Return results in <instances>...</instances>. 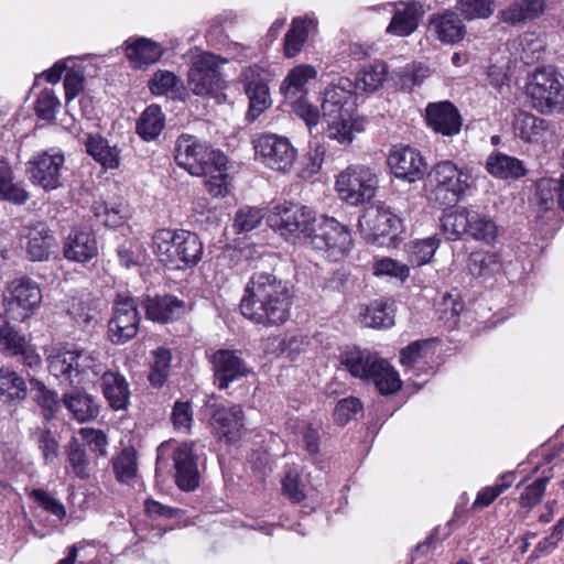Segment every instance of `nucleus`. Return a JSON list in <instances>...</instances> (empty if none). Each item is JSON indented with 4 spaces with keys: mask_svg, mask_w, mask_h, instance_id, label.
Segmentation results:
<instances>
[{
    "mask_svg": "<svg viewBox=\"0 0 564 564\" xmlns=\"http://www.w3.org/2000/svg\"><path fill=\"white\" fill-rule=\"evenodd\" d=\"M325 119L327 120V137L339 143H350L354 139V133L360 131L358 123L352 121V113L338 118L325 117Z\"/></svg>",
    "mask_w": 564,
    "mask_h": 564,
    "instance_id": "43",
    "label": "nucleus"
},
{
    "mask_svg": "<svg viewBox=\"0 0 564 564\" xmlns=\"http://www.w3.org/2000/svg\"><path fill=\"white\" fill-rule=\"evenodd\" d=\"M263 217L261 208L245 206L236 213L234 227L237 232L251 231L261 224Z\"/></svg>",
    "mask_w": 564,
    "mask_h": 564,
    "instance_id": "58",
    "label": "nucleus"
},
{
    "mask_svg": "<svg viewBox=\"0 0 564 564\" xmlns=\"http://www.w3.org/2000/svg\"><path fill=\"white\" fill-rule=\"evenodd\" d=\"M457 7L467 20L486 19L494 12V0H458Z\"/></svg>",
    "mask_w": 564,
    "mask_h": 564,
    "instance_id": "59",
    "label": "nucleus"
},
{
    "mask_svg": "<svg viewBox=\"0 0 564 564\" xmlns=\"http://www.w3.org/2000/svg\"><path fill=\"white\" fill-rule=\"evenodd\" d=\"M464 310V303L457 292L447 293L443 296L440 307V318L449 326L456 325L460 313Z\"/></svg>",
    "mask_w": 564,
    "mask_h": 564,
    "instance_id": "60",
    "label": "nucleus"
},
{
    "mask_svg": "<svg viewBox=\"0 0 564 564\" xmlns=\"http://www.w3.org/2000/svg\"><path fill=\"white\" fill-rule=\"evenodd\" d=\"M28 387L22 377L9 369H0V401L12 402L25 399Z\"/></svg>",
    "mask_w": 564,
    "mask_h": 564,
    "instance_id": "40",
    "label": "nucleus"
},
{
    "mask_svg": "<svg viewBox=\"0 0 564 564\" xmlns=\"http://www.w3.org/2000/svg\"><path fill=\"white\" fill-rule=\"evenodd\" d=\"M138 305V299L127 293L117 294L107 330L112 344L123 345L137 336L141 321Z\"/></svg>",
    "mask_w": 564,
    "mask_h": 564,
    "instance_id": "8",
    "label": "nucleus"
},
{
    "mask_svg": "<svg viewBox=\"0 0 564 564\" xmlns=\"http://www.w3.org/2000/svg\"><path fill=\"white\" fill-rule=\"evenodd\" d=\"M21 246L30 261H48L55 256L57 241L53 231L44 223L25 228L21 238Z\"/></svg>",
    "mask_w": 564,
    "mask_h": 564,
    "instance_id": "18",
    "label": "nucleus"
},
{
    "mask_svg": "<svg viewBox=\"0 0 564 564\" xmlns=\"http://www.w3.org/2000/svg\"><path fill=\"white\" fill-rule=\"evenodd\" d=\"M387 74V66L383 63L365 66L359 72L354 87L364 91H375L382 86Z\"/></svg>",
    "mask_w": 564,
    "mask_h": 564,
    "instance_id": "51",
    "label": "nucleus"
},
{
    "mask_svg": "<svg viewBox=\"0 0 564 564\" xmlns=\"http://www.w3.org/2000/svg\"><path fill=\"white\" fill-rule=\"evenodd\" d=\"M553 478V468L543 471V475L536 478L532 484L528 485L519 497V503L529 512L533 507L539 505L545 492L547 482Z\"/></svg>",
    "mask_w": 564,
    "mask_h": 564,
    "instance_id": "48",
    "label": "nucleus"
},
{
    "mask_svg": "<svg viewBox=\"0 0 564 564\" xmlns=\"http://www.w3.org/2000/svg\"><path fill=\"white\" fill-rule=\"evenodd\" d=\"M225 62V59L212 53L199 55L188 72L189 89L198 96L217 94L224 87L219 66Z\"/></svg>",
    "mask_w": 564,
    "mask_h": 564,
    "instance_id": "13",
    "label": "nucleus"
},
{
    "mask_svg": "<svg viewBox=\"0 0 564 564\" xmlns=\"http://www.w3.org/2000/svg\"><path fill=\"white\" fill-rule=\"evenodd\" d=\"M214 384L219 390H227L234 382L247 378L251 368L242 357V351L221 348L208 355Z\"/></svg>",
    "mask_w": 564,
    "mask_h": 564,
    "instance_id": "11",
    "label": "nucleus"
},
{
    "mask_svg": "<svg viewBox=\"0 0 564 564\" xmlns=\"http://www.w3.org/2000/svg\"><path fill=\"white\" fill-rule=\"evenodd\" d=\"M519 46L521 48L520 58L525 64L539 61L544 52V41L535 33H525L521 36Z\"/></svg>",
    "mask_w": 564,
    "mask_h": 564,
    "instance_id": "57",
    "label": "nucleus"
},
{
    "mask_svg": "<svg viewBox=\"0 0 564 564\" xmlns=\"http://www.w3.org/2000/svg\"><path fill=\"white\" fill-rule=\"evenodd\" d=\"M175 161L191 175L203 176L208 193L215 197L228 192L227 158L191 134H181L176 140Z\"/></svg>",
    "mask_w": 564,
    "mask_h": 564,
    "instance_id": "3",
    "label": "nucleus"
},
{
    "mask_svg": "<svg viewBox=\"0 0 564 564\" xmlns=\"http://www.w3.org/2000/svg\"><path fill=\"white\" fill-rule=\"evenodd\" d=\"M245 91L249 98L247 119L254 121L271 105L269 87L268 85H260V87Z\"/></svg>",
    "mask_w": 564,
    "mask_h": 564,
    "instance_id": "55",
    "label": "nucleus"
},
{
    "mask_svg": "<svg viewBox=\"0 0 564 564\" xmlns=\"http://www.w3.org/2000/svg\"><path fill=\"white\" fill-rule=\"evenodd\" d=\"M527 93L532 107L542 113L564 104V86L553 66L536 68L528 83Z\"/></svg>",
    "mask_w": 564,
    "mask_h": 564,
    "instance_id": "6",
    "label": "nucleus"
},
{
    "mask_svg": "<svg viewBox=\"0 0 564 564\" xmlns=\"http://www.w3.org/2000/svg\"><path fill=\"white\" fill-rule=\"evenodd\" d=\"M354 83L348 78H340L338 84L328 86L324 91L322 102L323 117H340L352 113Z\"/></svg>",
    "mask_w": 564,
    "mask_h": 564,
    "instance_id": "21",
    "label": "nucleus"
},
{
    "mask_svg": "<svg viewBox=\"0 0 564 564\" xmlns=\"http://www.w3.org/2000/svg\"><path fill=\"white\" fill-rule=\"evenodd\" d=\"M536 195L545 209L549 208L550 202L553 203L556 199L564 210V177L540 180L536 184Z\"/></svg>",
    "mask_w": 564,
    "mask_h": 564,
    "instance_id": "50",
    "label": "nucleus"
},
{
    "mask_svg": "<svg viewBox=\"0 0 564 564\" xmlns=\"http://www.w3.org/2000/svg\"><path fill=\"white\" fill-rule=\"evenodd\" d=\"M209 425L215 435L228 443L238 441L245 427V412L239 404L226 405L216 395L204 404Z\"/></svg>",
    "mask_w": 564,
    "mask_h": 564,
    "instance_id": "10",
    "label": "nucleus"
},
{
    "mask_svg": "<svg viewBox=\"0 0 564 564\" xmlns=\"http://www.w3.org/2000/svg\"><path fill=\"white\" fill-rule=\"evenodd\" d=\"M362 413V404L359 399L349 397L337 402L334 410V419L337 424L346 425L350 420Z\"/></svg>",
    "mask_w": 564,
    "mask_h": 564,
    "instance_id": "61",
    "label": "nucleus"
},
{
    "mask_svg": "<svg viewBox=\"0 0 564 564\" xmlns=\"http://www.w3.org/2000/svg\"><path fill=\"white\" fill-rule=\"evenodd\" d=\"M175 467V481L184 491L195 490L199 485L198 456L194 452V443L178 444L172 453Z\"/></svg>",
    "mask_w": 564,
    "mask_h": 564,
    "instance_id": "19",
    "label": "nucleus"
},
{
    "mask_svg": "<svg viewBox=\"0 0 564 564\" xmlns=\"http://www.w3.org/2000/svg\"><path fill=\"white\" fill-rule=\"evenodd\" d=\"M181 230L159 229L152 237L153 252L159 260L171 268H175L180 249Z\"/></svg>",
    "mask_w": 564,
    "mask_h": 564,
    "instance_id": "32",
    "label": "nucleus"
},
{
    "mask_svg": "<svg viewBox=\"0 0 564 564\" xmlns=\"http://www.w3.org/2000/svg\"><path fill=\"white\" fill-rule=\"evenodd\" d=\"M67 460L78 478H89L90 469L86 448L77 440H72L67 446Z\"/></svg>",
    "mask_w": 564,
    "mask_h": 564,
    "instance_id": "53",
    "label": "nucleus"
},
{
    "mask_svg": "<svg viewBox=\"0 0 564 564\" xmlns=\"http://www.w3.org/2000/svg\"><path fill=\"white\" fill-rule=\"evenodd\" d=\"M369 380L375 383L378 391L383 395L395 393L401 388L399 373L382 359Z\"/></svg>",
    "mask_w": 564,
    "mask_h": 564,
    "instance_id": "46",
    "label": "nucleus"
},
{
    "mask_svg": "<svg viewBox=\"0 0 564 564\" xmlns=\"http://www.w3.org/2000/svg\"><path fill=\"white\" fill-rule=\"evenodd\" d=\"M203 250V242L195 232L181 230L180 249L174 269L195 267L202 259Z\"/></svg>",
    "mask_w": 564,
    "mask_h": 564,
    "instance_id": "36",
    "label": "nucleus"
},
{
    "mask_svg": "<svg viewBox=\"0 0 564 564\" xmlns=\"http://www.w3.org/2000/svg\"><path fill=\"white\" fill-rule=\"evenodd\" d=\"M429 31L438 41L454 44L463 40L466 28L456 12L446 10L430 19Z\"/></svg>",
    "mask_w": 564,
    "mask_h": 564,
    "instance_id": "25",
    "label": "nucleus"
},
{
    "mask_svg": "<svg viewBox=\"0 0 564 564\" xmlns=\"http://www.w3.org/2000/svg\"><path fill=\"white\" fill-rule=\"evenodd\" d=\"M47 369L59 383L77 386L94 382L100 376L102 394L109 406L126 410L129 404V383L118 371L105 370L104 364L90 351L59 350L47 357Z\"/></svg>",
    "mask_w": 564,
    "mask_h": 564,
    "instance_id": "1",
    "label": "nucleus"
},
{
    "mask_svg": "<svg viewBox=\"0 0 564 564\" xmlns=\"http://www.w3.org/2000/svg\"><path fill=\"white\" fill-rule=\"evenodd\" d=\"M165 127V116L158 105L148 106L137 122V133L144 141L155 140Z\"/></svg>",
    "mask_w": 564,
    "mask_h": 564,
    "instance_id": "37",
    "label": "nucleus"
},
{
    "mask_svg": "<svg viewBox=\"0 0 564 564\" xmlns=\"http://www.w3.org/2000/svg\"><path fill=\"white\" fill-rule=\"evenodd\" d=\"M426 121L435 132L452 137L462 128V117L458 109L449 101L430 104L426 107Z\"/></svg>",
    "mask_w": 564,
    "mask_h": 564,
    "instance_id": "23",
    "label": "nucleus"
},
{
    "mask_svg": "<svg viewBox=\"0 0 564 564\" xmlns=\"http://www.w3.org/2000/svg\"><path fill=\"white\" fill-rule=\"evenodd\" d=\"M381 361L376 354L362 349L347 350L341 357V364L356 378L369 380Z\"/></svg>",
    "mask_w": 564,
    "mask_h": 564,
    "instance_id": "33",
    "label": "nucleus"
},
{
    "mask_svg": "<svg viewBox=\"0 0 564 564\" xmlns=\"http://www.w3.org/2000/svg\"><path fill=\"white\" fill-rule=\"evenodd\" d=\"M316 75V69L311 65L295 66L282 82L280 90L289 100L302 97L305 94L306 84Z\"/></svg>",
    "mask_w": 564,
    "mask_h": 564,
    "instance_id": "34",
    "label": "nucleus"
},
{
    "mask_svg": "<svg viewBox=\"0 0 564 564\" xmlns=\"http://www.w3.org/2000/svg\"><path fill=\"white\" fill-rule=\"evenodd\" d=\"M64 163L63 153L44 151L28 162L26 172L32 184L53 191L62 186Z\"/></svg>",
    "mask_w": 564,
    "mask_h": 564,
    "instance_id": "15",
    "label": "nucleus"
},
{
    "mask_svg": "<svg viewBox=\"0 0 564 564\" xmlns=\"http://www.w3.org/2000/svg\"><path fill=\"white\" fill-rule=\"evenodd\" d=\"M63 404L79 423L95 420L99 414V403L95 397L80 390H72L63 395Z\"/></svg>",
    "mask_w": 564,
    "mask_h": 564,
    "instance_id": "28",
    "label": "nucleus"
},
{
    "mask_svg": "<svg viewBox=\"0 0 564 564\" xmlns=\"http://www.w3.org/2000/svg\"><path fill=\"white\" fill-rule=\"evenodd\" d=\"M313 223L315 218L308 207L289 202L275 205L268 217L269 226L286 239L300 235L308 238Z\"/></svg>",
    "mask_w": 564,
    "mask_h": 564,
    "instance_id": "9",
    "label": "nucleus"
},
{
    "mask_svg": "<svg viewBox=\"0 0 564 564\" xmlns=\"http://www.w3.org/2000/svg\"><path fill=\"white\" fill-rule=\"evenodd\" d=\"M422 13V6L419 2L398 3L387 32L397 36L410 35L416 30Z\"/></svg>",
    "mask_w": 564,
    "mask_h": 564,
    "instance_id": "27",
    "label": "nucleus"
},
{
    "mask_svg": "<svg viewBox=\"0 0 564 564\" xmlns=\"http://www.w3.org/2000/svg\"><path fill=\"white\" fill-rule=\"evenodd\" d=\"M378 187L376 173L366 165L354 164L341 171L336 180V191L340 199L351 206L371 200Z\"/></svg>",
    "mask_w": 564,
    "mask_h": 564,
    "instance_id": "5",
    "label": "nucleus"
},
{
    "mask_svg": "<svg viewBox=\"0 0 564 564\" xmlns=\"http://www.w3.org/2000/svg\"><path fill=\"white\" fill-rule=\"evenodd\" d=\"M545 10V0H514L501 11L505 23L517 25L533 21Z\"/></svg>",
    "mask_w": 564,
    "mask_h": 564,
    "instance_id": "31",
    "label": "nucleus"
},
{
    "mask_svg": "<svg viewBox=\"0 0 564 564\" xmlns=\"http://www.w3.org/2000/svg\"><path fill=\"white\" fill-rule=\"evenodd\" d=\"M30 498H32L41 508H43L46 512L55 517L57 520L62 521L66 518L67 511L65 506L61 500L55 498L51 492L35 488L30 492Z\"/></svg>",
    "mask_w": 564,
    "mask_h": 564,
    "instance_id": "56",
    "label": "nucleus"
},
{
    "mask_svg": "<svg viewBox=\"0 0 564 564\" xmlns=\"http://www.w3.org/2000/svg\"><path fill=\"white\" fill-rule=\"evenodd\" d=\"M512 127L516 137L528 143H542L550 133L547 120L527 111L514 116Z\"/></svg>",
    "mask_w": 564,
    "mask_h": 564,
    "instance_id": "26",
    "label": "nucleus"
},
{
    "mask_svg": "<svg viewBox=\"0 0 564 564\" xmlns=\"http://www.w3.org/2000/svg\"><path fill=\"white\" fill-rule=\"evenodd\" d=\"M401 226V219L386 206L370 207L359 219L361 231L368 239L379 245H383L386 238L393 241Z\"/></svg>",
    "mask_w": 564,
    "mask_h": 564,
    "instance_id": "14",
    "label": "nucleus"
},
{
    "mask_svg": "<svg viewBox=\"0 0 564 564\" xmlns=\"http://www.w3.org/2000/svg\"><path fill=\"white\" fill-rule=\"evenodd\" d=\"M94 215L107 227H119L124 223V216L119 206L97 203L93 206Z\"/></svg>",
    "mask_w": 564,
    "mask_h": 564,
    "instance_id": "62",
    "label": "nucleus"
},
{
    "mask_svg": "<svg viewBox=\"0 0 564 564\" xmlns=\"http://www.w3.org/2000/svg\"><path fill=\"white\" fill-rule=\"evenodd\" d=\"M172 354L169 349L160 347L153 351V361L149 380L154 387H162L170 373Z\"/></svg>",
    "mask_w": 564,
    "mask_h": 564,
    "instance_id": "52",
    "label": "nucleus"
},
{
    "mask_svg": "<svg viewBox=\"0 0 564 564\" xmlns=\"http://www.w3.org/2000/svg\"><path fill=\"white\" fill-rule=\"evenodd\" d=\"M502 268L501 257L497 252L479 251L469 257L468 269L473 275L488 276L499 272Z\"/></svg>",
    "mask_w": 564,
    "mask_h": 564,
    "instance_id": "45",
    "label": "nucleus"
},
{
    "mask_svg": "<svg viewBox=\"0 0 564 564\" xmlns=\"http://www.w3.org/2000/svg\"><path fill=\"white\" fill-rule=\"evenodd\" d=\"M61 107V101L51 88L43 89L34 104L36 116L41 120L52 121L55 119L56 113Z\"/></svg>",
    "mask_w": 564,
    "mask_h": 564,
    "instance_id": "54",
    "label": "nucleus"
},
{
    "mask_svg": "<svg viewBox=\"0 0 564 564\" xmlns=\"http://www.w3.org/2000/svg\"><path fill=\"white\" fill-rule=\"evenodd\" d=\"M469 219L468 237L488 245L496 240L498 226L489 214L470 209Z\"/></svg>",
    "mask_w": 564,
    "mask_h": 564,
    "instance_id": "38",
    "label": "nucleus"
},
{
    "mask_svg": "<svg viewBox=\"0 0 564 564\" xmlns=\"http://www.w3.org/2000/svg\"><path fill=\"white\" fill-rule=\"evenodd\" d=\"M308 239L314 249L324 251L333 261L348 254L352 245L350 230L330 217H322L313 225Z\"/></svg>",
    "mask_w": 564,
    "mask_h": 564,
    "instance_id": "7",
    "label": "nucleus"
},
{
    "mask_svg": "<svg viewBox=\"0 0 564 564\" xmlns=\"http://www.w3.org/2000/svg\"><path fill=\"white\" fill-rule=\"evenodd\" d=\"M440 247V239L427 237L410 241L405 247L406 259L412 267H421L431 261Z\"/></svg>",
    "mask_w": 564,
    "mask_h": 564,
    "instance_id": "41",
    "label": "nucleus"
},
{
    "mask_svg": "<svg viewBox=\"0 0 564 564\" xmlns=\"http://www.w3.org/2000/svg\"><path fill=\"white\" fill-rule=\"evenodd\" d=\"M0 348L30 369L41 366L42 360L35 348L24 335L8 323L0 326Z\"/></svg>",
    "mask_w": 564,
    "mask_h": 564,
    "instance_id": "20",
    "label": "nucleus"
},
{
    "mask_svg": "<svg viewBox=\"0 0 564 564\" xmlns=\"http://www.w3.org/2000/svg\"><path fill=\"white\" fill-rule=\"evenodd\" d=\"M112 468L119 482L130 485L135 479L138 473L135 449L133 447L123 448L112 459Z\"/></svg>",
    "mask_w": 564,
    "mask_h": 564,
    "instance_id": "42",
    "label": "nucleus"
},
{
    "mask_svg": "<svg viewBox=\"0 0 564 564\" xmlns=\"http://www.w3.org/2000/svg\"><path fill=\"white\" fill-rule=\"evenodd\" d=\"M486 169L491 175L503 180L520 178L527 173L521 160L503 153L490 155L487 159Z\"/></svg>",
    "mask_w": 564,
    "mask_h": 564,
    "instance_id": "35",
    "label": "nucleus"
},
{
    "mask_svg": "<svg viewBox=\"0 0 564 564\" xmlns=\"http://www.w3.org/2000/svg\"><path fill=\"white\" fill-rule=\"evenodd\" d=\"M282 490L293 502H300L306 498L304 492V485L301 481L300 475L295 469L286 471L282 479Z\"/></svg>",
    "mask_w": 564,
    "mask_h": 564,
    "instance_id": "63",
    "label": "nucleus"
},
{
    "mask_svg": "<svg viewBox=\"0 0 564 564\" xmlns=\"http://www.w3.org/2000/svg\"><path fill=\"white\" fill-rule=\"evenodd\" d=\"M8 312L15 319L24 321L39 308L42 302V292L39 284L30 278L13 280L8 288Z\"/></svg>",
    "mask_w": 564,
    "mask_h": 564,
    "instance_id": "16",
    "label": "nucleus"
},
{
    "mask_svg": "<svg viewBox=\"0 0 564 564\" xmlns=\"http://www.w3.org/2000/svg\"><path fill=\"white\" fill-rule=\"evenodd\" d=\"M65 259L85 263L98 254V242L94 232L86 227L73 228L63 245Z\"/></svg>",
    "mask_w": 564,
    "mask_h": 564,
    "instance_id": "22",
    "label": "nucleus"
},
{
    "mask_svg": "<svg viewBox=\"0 0 564 564\" xmlns=\"http://www.w3.org/2000/svg\"><path fill=\"white\" fill-rule=\"evenodd\" d=\"M307 23L312 24L313 21L300 18L292 21L291 29L288 31L284 39V54L286 57H294L301 52L308 36Z\"/></svg>",
    "mask_w": 564,
    "mask_h": 564,
    "instance_id": "49",
    "label": "nucleus"
},
{
    "mask_svg": "<svg viewBox=\"0 0 564 564\" xmlns=\"http://www.w3.org/2000/svg\"><path fill=\"white\" fill-rule=\"evenodd\" d=\"M126 55L133 68H145L155 63L162 56L161 46L145 37H140L133 42H126Z\"/></svg>",
    "mask_w": 564,
    "mask_h": 564,
    "instance_id": "29",
    "label": "nucleus"
},
{
    "mask_svg": "<svg viewBox=\"0 0 564 564\" xmlns=\"http://www.w3.org/2000/svg\"><path fill=\"white\" fill-rule=\"evenodd\" d=\"M178 79L170 70H158L149 82V88L154 95H166L174 90Z\"/></svg>",
    "mask_w": 564,
    "mask_h": 564,
    "instance_id": "64",
    "label": "nucleus"
},
{
    "mask_svg": "<svg viewBox=\"0 0 564 564\" xmlns=\"http://www.w3.org/2000/svg\"><path fill=\"white\" fill-rule=\"evenodd\" d=\"M292 294L286 282L267 272L253 273L240 301L241 314L257 325H283L291 314Z\"/></svg>",
    "mask_w": 564,
    "mask_h": 564,
    "instance_id": "2",
    "label": "nucleus"
},
{
    "mask_svg": "<svg viewBox=\"0 0 564 564\" xmlns=\"http://www.w3.org/2000/svg\"><path fill=\"white\" fill-rule=\"evenodd\" d=\"M469 213V208L460 207L442 217L441 225L447 239L457 240L463 235L468 236Z\"/></svg>",
    "mask_w": 564,
    "mask_h": 564,
    "instance_id": "44",
    "label": "nucleus"
},
{
    "mask_svg": "<svg viewBox=\"0 0 564 564\" xmlns=\"http://www.w3.org/2000/svg\"><path fill=\"white\" fill-rule=\"evenodd\" d=\"M388 164L398 178L413 183L425 174V161L421 153L409 145H393L388 156Z\"/></svg>",
    "mask_w": 564,
    "mask_h": 564,
    "instance_id": "17",
    "label": "nucleus"
},
{
    "mask_svg": "<svg viewBox=\"0 0 564 564\" xmlns=\"http://www.w3.org/2000/svg\"><path fill=\"white\" fill-rule=\"evenodd\" d=\"M361 322L371 328H388L394 324L392 303L382 300L371 302L361 314Z\"/></svg>",
    "mask_w": 564,
    "mask_h": 564,
    "instance_id": "39",
    "label": "nucleus"
},
{
    "mask_svg": "<svg viewBox=\"0 0 564 564\" xmlns=\"http://www.w3.org/2000/svg\"><path fill=\"white\" fill-rule=\"evenodd\" d=\"M429 200L438 208L455 206L471 186V176L466 169L451 160L440 161L427 174Z\"/></svg>",
    "mask_w": 564,
    "mask_h": 564,
    "instance_id": "4",
    "label": "nucleus"
},
{
    "mask_svg": "<svg viewBox=\"0 0 564 564\" xmlns=\"http://www.w3.org/2000/svg\"><path fill=\"white\" fill-rule=\"evenodd\" d=\"M30 391L41 406L44 417L46 420L53 419L61 406L57 393L47 389L41 380L34 378L30 379Z\"/></svg>",
    "mask_w": 564,
    "mask_h": 564,
    "instance_id": "47",
    "label": "nucleus"
},
{
    "mask_svg": "<svg viewBox=\"0 0 564 564\" xmlns=\"http://www.w3.org/2000/svg\"><path fill=\"white\" fill-rule=\"evenodd\" d=\"M253 148L261 162L274 171H289L296 159V150L286 137L261 134L253 140Z\"/></svg>",
    "mask_w": 564,
    "mask_h": 564,
    "instance_id": "12",
    "label": "nucleus"
},
{
    "mask_svg": "<svg viewBox=\"0 0 564 564\" xmlns=\"http://www.w3.org/2000/svg\"><path fill=\"white\" fill-rule=\"evenodd\" d=\"M86 152L106 169H117L120 165V150L110 145L99 133H89L85 140Z\"/></svg>",
    "mask_w": 564,
    "mask_h": 564,
    "instance_id": "30",
    "label": "nucleus"
},
{
    "mask_svg": "<svg viewBox=\"0 0 564 564\" xmlns=\"http://www.w3.org/2000/svg\"><path fill=\"white\" fill-rule=\"evenodd\" d=\"M145 315L150 321L167 324L180 319L185 313V304L174 295L148 296L142 301Z\"/></svg>",
    "mask_w": 564,
    "mask_h": 564,
    "instance_id": "24",
    "label": "nucleus"
}]
</instances>
